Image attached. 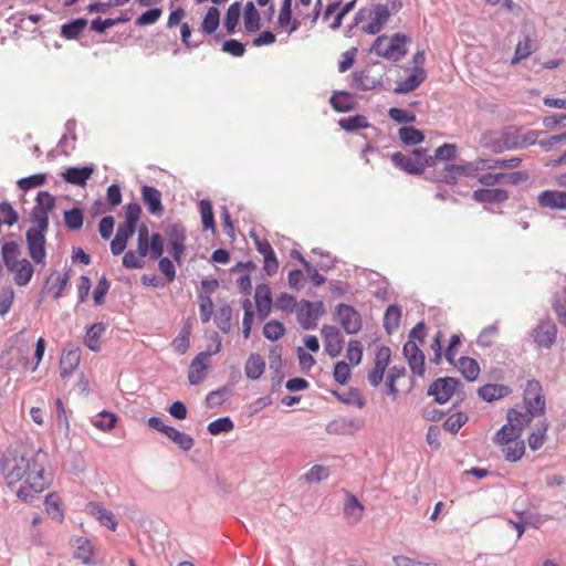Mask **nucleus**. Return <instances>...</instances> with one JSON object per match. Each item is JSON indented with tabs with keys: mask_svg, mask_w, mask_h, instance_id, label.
Segmentation results:
<instances>
[{
	"mask_svg": "<svg viewBox=\"0 0 566 566\" xmlns=\"http://www.w3.org/2000/svg\"><path fill=\"white\" fill-rule=\"evenodd\" d=\"M322 314V302L312 303L310 301H302L296 308L297 321L305 329L315 328Z\"/></svg>",
	"mask_w": 566,
	"mask_h": 566,
	"instance_id": "10",
	"label": "nucleus"
},
{
	"mask_svg": "<svg viewBox=\"0 0 566 566\" xmlns=\"http://www.w3.org/2000/svg\"><path fill=\"white\" fill-rule=\"evenodd\" d=\"M509 429H500L494 442L500 447L504 458L510 462H517L525 453V443L521 440V436L507 432Z\"/></svg>",
	"mask_w": 566,
	"mask_h": 566,
	"instance_id": "7",
	"label": "nucleus"
},
{
	"mask_svg": "<svg viewBox=\"0 0 566 566\" xmlns=\"http://www.w3.org/2000/svg\"><path fill=\"white\" fill-rule=\"evenodd\" d=\"M333 377L339 385H345L352 377V371L348 363L338 361L336 363L333 371Z\"/></svg>",
	"mask_w": 566,
	"mask_h": 566,
	"instance_id": "61",
	"label": "nucleus"
},
{
	"mask_svg": "<svg viewBox=\"0 0 566 566\" xmlns=\"http://www.w3.org/2000/svg\"><path fill=\"white\" fill-rule=\"evenodd\" d=\"M93 174L92 167H71L63 174V179L72 185L84 186Z\"/></svg>",
	"mask_w": 566,
	"mask_h": 566,
	"instance_id": "32",
	"label": "nucleus"
},
{
	"mask_svg": "<svg viewBox=\"0 0 566 566\" xmlns=\"http://www.w3.org/2000/svg\"><path fill=\"white\" fill-rule=\"evenodd\" d=\"M389 17L390 12L388 7L382 4L375 6L370 9H363L358 12V19L360 21L368 19L361 27V30L367 34L379 33L389 20Z\"/></svg>",
	"mask_w": 566,
	"mask_h": 566,
	"instance_id": "8",
	"label": "nucleus"
},
{
	"mask_svg": "<svg viewBox=\"0 0 566 566\" xmlns=\"http://www.w3.org/2000/svg\"><path fill=\"white\" fill-rule=\"evenodd\" d=\"M339 126L347 132L365 129L369 127V122L364 115L348 116L339 119Z\"/></svg>",
	"mask_w": 566,
	"mask_h": 566,
	"instance_id": "41",
	"label": "nucleus"
},
{
	"mask_svg": "<svg viewBox=\"0 0 566 566\" xmlns=\"http://www.w3.org/2000/svg\"><path fill=\"white\" fill-rule=\"evenodd\" d=\"M535 417L537 416L527 409L521 411L512 408L507 411V423L501 429H509L507 432L522 436L524 428L527 427Z\"/></svg>",
	"mask_w": 566,
	"mask_h": 566,
	"instance_id": "17",
	"label": "nucleus"
},
{
	"mask_svg": "<svg viewBox=\"0 0 566 566\" xmlns=\"http://www.w3.org/2000/svg\"><path fill=\"white\" fill-rule=\"evenodd\" d=\"M468 421V417L463 412H457L449 416L444 422L443 428L452 433H455L460 430V428Z\"/></svg>",
	"mask_w": 566,
	"mask_h": 566,
	"instance_id": "58",
	"label": "nucleus"
},
{
	"mask_svg": "<svg viewBox=\"0 0 566 566\" xmlns=\"http://www.w3.org/2000/svg\"><path fill=\"white\" fill-rule=\"evenodd\" d=\"M391 350L387 346H380L375 354L374 366L368 371L367 379L369 384L377 387L381 384L385 371L389 366Z\"/></svg>",
	"mask_w": 566,
	"mask_h": 566,
	"instance_id": "11",
	"label": "nucleus"
},
{
	"mask_svg": "<svg viewBox=\"0 0 566 566\" xmlns=\"http://www.w3.org/2000/svg\"><path fill=\"white\" fill-rule=\"evenodd\" d=\"M220 23V12L216 7H210L202 20L201 31L211 34L213 33Z\"/></svg>",
	"mask_w": 566,
	"mask_h": 566,
	"instance_id": "44",
	"label": "nucleus"
},
{
	"mask_svg": "<svg viewBox=\"0 0 566 566\" xmlns=\"http://www.w3.org/2000/svg\"><path fill=\"white\" fill-rule=\"evenodd\" d=\"M511 392L512 390L509 386L499 384H486L479 389L480 397L488 402L504 398Z\"/></svg>",
	"mask_w": 566,
	"mask_h": 566,
	"instance_id": "31",
	"label": "nucleus"
},
{
	"mask_svg": "<svg viewBox=\"0 0 566 566\" xmlns=\"http://www.w3.org/2000/svg\"><path fill=\"white\" fill-rule=\"evenodd\" d=\"M106 331V326L103 323H96L92 325L85 334L84 344L93 352L101 349L99 339Z\"/></svg>",
	"mask_w": 566,
	"mask_h": 566,
	"instance_id": "36",
	"label": "nucleus"
},
{
	"mask_svg": "<svg viewBox=\"0 0 566 566\" xmlns=\"http://www.w3.org/2000/svg\"><path fill=\"white\" fill-rule=\"evenodd\" d=\"M407 36L401 33H396L394 36L379 35L370 51L389 61H399L407 53Z\"/></svg>",
	"mask_w": 566,
	"mask_h": 566,
	"instance_id": "4",
	"label": "nucleus"
},
{
	"mask_svg": "<svg viewBox=\"0 0 566 566\" xmlns=\"http://www.w3.org/2000/svg\"><path fill=\"white\" fill-rule=\"evenodd\" d=\"M499 325L495 323L482 329L478 336V344L483 347H491L496 343Z\"/></svg>",
	"mask_w": 566,
	"mask_h": 566,
	"instance_id": "48",
	"label": "nucleus"
},
{
	"mask_svg": "<svg viewBox=\"0 0 566 566\" xmlns=\"http://www.w3.org/2000/svg\"><path fill=\"white\" fill-rule=\"evenodd\" d=\"M1 254L8 271L13 275V281L19 286H25L32 279L34 270L27 259H19L20 249L15 242H6Z\"/></svg>",
	"mask_w": 566,
	"mask_h": 566,
	"instance_id": "3",
	"label": "nucleus"
},
{
	"mask_svg": "<svg viewBox=\"0 0 566 566\" xmlns=\"http://www.w3.org/2000/svg\"><path fill=\"white\" fill-rule=\"evenodd\" d=\"M64 222L71 230H80L83 226V213L78 208H73L64 212Z\"/></svg>",
	"mask_w": 566,
	"mask_h": 566,
	"instance_id": "57",
	"label": "nucleus"
},
{
	"mask_svg": "<svg viewBox=\"0 0 566 566\" xmlns=\"http://www.w3.org/2000/svg\"><path fill=\"white\" fill-rule=\"evenodd\" d=\"M284 326L279 321H270L263 327L264 336L270 340H277L284 335Z\"/></svg>",
	"mask_w": 566,
	"mask_h": 566,
	"instance_id": "59",
	"label": "nucleus"
},
{
	"mask_svg": "<svg viewBox=\"0 0 566 566\" xmlns=\"http://www.w3.org/2000/svg\"><path fill=\"white\" fill-rule=\"evenodd\" d=\"M333 395L337 397V399L346 405H352L357 408H363L366 405V401L361 394L356 389H350L345 394H339L337 391H333Z\"/></svg>",
	"mask_w": 566,
	"mask_h": 566,
	"instance_id": "49",
	"label": "nucleus"
},
{
	"mask_svg": "<svg viewBox=\"0 0 566 566\" xmlns=\"http://www.w3.org/2000/svg\"><path fill=\"white\" fill-rule=\"evenodd\" d=\"M15 293L11 285L0 286V316H6L12 308Z\"/></svg>",
	"mask_w": 566,
	"mask_h": 566,
	"instance_id": "45",
	"label": "nucleus"
},
{
	"mask_svg": "<svg viewBox=\"0 0 566 566\" xmlns=\"http://www.w3.org/2000/svg\"><path fill=\"white\" fill-rule=\"evenodd\" d=\"M331 104L337 112H349L355 108L356 102L354 96L347 92H336L331 96Z\"/></svg>",
	"mask_w": 566,
	"mask_h": 566,
	"instance_id": "35",
	"label": "nucleus"
},
{
	"mask_svg": "<svg viewBox=\"0 0 566 566\" xmlns=\"http://www.w3.org/2000/svg\"><path fill=\"white\" fill-rule=\"evenodd\" d=\"M391 161L396 167L411 175H420L427 167L433 166V159L427 155L426 148H417L409 155L394 153Z\"/></svg>",
	"mask_w": 566,
	"mask_h": 566,
	"instance_id": "5",
	"label": "nucleus"
},
{
	"mask_svg": "<svg viewBox=\"0 0 566 566\" xmlns=\"http://www.w3.org/2000/svg\"><path fill=\"white\" fill-rule=\"evenodd\" d=\"M230 395V390L228 387H221L217 390H213L208 394L206 401L207 406L212 408L216 406H220L222 402H224Z\"/></svg>",
	"mask_w": 566,
	"mask_h": 566,
	"instance_id": "62",
	"label": "nucleus"
},
{
	"mask_svg": "<svg viewBox=\"0 0 566 566\" xmlns=\"http://www.w3.org/2000/svg\"><path fill=\"white\" fill-rule=\"evenodd\" d=\"M142 198L151 214L160 216L163 213L161 193L155 187L144 186L142 188Z\"/></svg>",
	"mask_w": 566,
	"mask_h": 566,
	"instance_id": "26",
	"label": "nucleus"
},
{
	"mask_svg": "<svg viewBox=\"0 0 566 566\" xmlns=\"http://www.w3.org/2000/svg\"><path fill=\"white\" fill-rule=\"evenodd\" d=\"M346 358L348 359V364L352 366H357L360 364L363 358V345L357 339H350L346 349Z\"/></svg>",
	"mask_w": 566,
	"mask_h": 566,
	"instance_id": "54",
	"label": "nucleus"
},
{
	"mask_svg": "<svg viewBox=\"0 0 566 566\" xmlns=\"http://www.w3.org/2000/svg\"><path fill=\"white\" fill-rule=\"evenodd\" d=\"M398 136L406 145H418L423 142L424 135L419 129L412 126L401 127L398 130Z\"/></svg>",
	"mask_w": 566,
	"mask_h": 566,
	"instance_id": "43",
	"label": "nucleus"
},
{
	"mask_svg": "<svg viewBox=\"0 0 566 566\" xmlns=\"http://www.w3.org/2000/svg\"><path fill=\"white\" fill-rule=\"evenodd\" d=\"M489 167L488 159L476 158L473 161L457 165V167L453 168V171H458L460 177H478L479 172L488 171Z\"/></svg>",
	"mask_w": 566,
	"mask_h": 566,
	"instance_id": "30",
	"label": "nucleus"
},
{
	"mask_svg": "<svg viewBox=\"0 0 566 566\" xmlns=\"http://www.w3.org/2000/svg\"><path fill=\"white\" fill-rule=\"evenodd\" d=\"M46 462L48 455L42 451L28 454L22 449H8L1 458L0 470L8 485L21 483L17 495L28 502L50 485Z\"/></svg>",
	"mask_w": 566,
	"mask_h": 566,
	"instance_id": "1",
	"label": "nucleus"
},
{
	"mask_svg": "<svg viewBox=\"0 0 566 566\" xmlns=\"http://www.w3.org/2000/svg\"><path fill=\"white\" fill-rule=\"evenodd\" d=\"M80 544L75 551V558L81 559L84 564H90L93 557L94 548L90 541H78Z\"/></svg>",
	"mask_w": 566,
	"mask_h": 566,
	"instance_id": "63",
	"label": "nucleus"
},
{
	"mask_svg": "<svg viewBox=\"0 0 566 566\" xmlns=\"http://www.w3.org/2000/svg\"><path fill=\"white\" fill-rule=\"evenodd\" d=\"M427 77V73L422 66L412 67L407 77L397 82L396 93H410L415 91Z\"/></svg>",
	"mask_w": 566,
	"mask_h": 566,
	"instance_id": "20",
	"label": "nucleus"
},
{
	"mask_svg": "<svg viewBox=\"0 0 566 566\" xmlns=\"http://www.w3.org/2000/svg\"><path fill=\"white\" fill-rule=\"evenodd\" d=\"M86 511L93 515L103 526L115 531L117 521L111 511L104 509L99 503L91 502L86 505Z\"/></svg>",
	"mask_w": 566,
	"mask_h": 566,
	"instance_id": "28",
	"label": "nucleus"
},
{
	"mask_svg": "<svg viewBox=\"0 0 566 566\" xmlns=\"http://www.w3.org/2000/svg\"><path fill=\"white\" fill-rule=\"evenodd\" d=\"M199 209H200L203 229L214 231L216 224H214V216H213L211 202L209 200L202 199L199 202Z\"/></svg>",
	"mask_w": 566,
	"mask_h": 566,
	"instance_id": "47",
	"label": "nucleus"
},
{
	"mask_svg": "<svg viewBox=\"0 0 566 566\" xmlns=\"http://www.w3.org/2000/svg\"><path fill=\"white\" fill-rule=\"evenodd\" d=\"M472 199L479 203H501L509 199V192L501 188H480L473 191Z\"/></svg>",
	"mask_w": 566,
	"mask_h": 566,
	"instance_id": "22",
	"label": "nucleus"
},
{
	"mask_svg": "<svg viewBox=\"0 0 566 566\" xmlns=\"http://www.w3.org/2000/svg\"><path fill=\"white\" fill-rule=\"evenodd\" d=\"M165 436L184 451H189L195 444L193 439L189 434L181 432L174 427H169Z\"/></svg>",
	"mask_w": 566,
	"mask_h": 566,
	"instance_id": "39",
	"label": "nucleus"
},
{
	"mask_svg": "<svg viewBox=\"0 0 566 566\" xmlns=\"http://www.w3.org/2000/svg\"><path fill=\"white\" fill-rule=\"evenodd\" d=\"M403 355L408 361L409 368L413 375L423 376L424 355L416 342L408 340L403 345Z\"/></svg>",
	"mask_w": 566,
	"mask_h": 566,
	"instance_id": "18",
	"label": "nucleus"
},
{
	"mask_svg": "<svg viewBox=\"0 0 566 566\" xmlns=\"http://www.w3.org/2000/svg\"><path fill=\"white\" fill-rule=\"evenodd\" d=\"M212 354L213 353L201 352L191 360L188 368V380L190 385H198L206 378Z\"/></svg>",
	"mask_w": 566,
	"mask_h": 566,
	"instance_id": "16",
	"label": "nucleus"
},
{
	"mask_svg": "<svg viewBox=\"0 0 566 566\" xmlns=\"http://www.w3.org/2000/svg\"><path fill=\"white\" fill-rule=\"evenodd\" d=\"M81 363V350L77 347H71L63 350L59 363L60 376L66 378L71 376Z\"/></svg>",
	"mask_w": 566,
	"mask_h": 566,
	"instance_id": "19",
	"label": "nucleus"
},
{
	"mask_svg": "<svg viewBox=\"0 0 566 566\" xmlns=\"http://www.w3.org/2000/svg\"><path fill=\"white\" fill-rule=\"evenodd\" d=\"M406 374V370L403 367H392L389 369L387 380H386V394L388 396H391L392 398H396L398 395V388L396 386V381L403 377Z\"/></svg>",
	"mask_w": 566,
	"mask_h": 566,
	"instance_id": "46",
	"label": "nucleus"
},
{
	"mask_svg": "<svg viewBox=\"0 0 566 566\" xmlns=\"http://www.w3.org/2000/svg\"><path fill=\"white\" fill-rule=\"evenodd\" d=\"M533 43L532 40L526 36L524 40L520 41L515 48L514 56L511 61L512 65L517 64L520 61L528 57L533 52Z\"/></svg>",
	"mask_w": 566,
	"mask_h": 566,
	"instance_id": "53",
	"label": "nucleus"
},
{
	"mask_svg": "<svg viewBox=\"0 0 566 566\" xmlns=\"http://www.w3.org/2000/svg\"><path fill=\"white\" fill-rule=\"evenodd\" d=\"M86 24L87 21L85 19H76L62 27V34L67 39H74L82 33Z\"/></svg>",
	"mask_w": 566,
	"mask_h": 566,
	"instance_id": "56",
	"label": "nucleus"
},
{
	"mask_svg": "<svg viewBox=\"0 0 566 566\" xmlns=\"http://www.w3.org/2000/svg\"><path fill=\"white\" fill-rule=\"evenodd\" d=\"M523 403L525 409L530 410L538 417L545 413L546 400L543 392V387L538 380L531 379L526 382L523 392Z\"/></svg>",
	"mask_w": 566,
	"mask_h": 566,
	"instance_id": "9",
	"label": "nucleus"
},
{
	"mask_svg": "<svg viewBox=\"0 0 566 566\" xmlns=\"http://www.w3.org/2000/svg\"><path fill=\"white\" fill-rule=\"evenodd\" d=\"M380 85V77H377L371 74V71L368 69L357 71L353 74V86L363 90L369 91L376 88Z\"/></svg>",
	"mask_w": 566,
	"mask_h": 566,
	"instance_id": "29",
	"label": "nucleus"
},
{
	"mask_svg": "<svg viewBox=\"0 0 566 566\" xmlns=\"http://www.w3.org/2000/svg\"><path fill=\"white\" fill-rule=\"evenodd\" d=\"M355 3H356V0H352V1L347 2L346 4H344L343 7H340L339 2L329 3L323 14V19L328 20L332 17V14L336 13L334 20L329 23V27L332 29H337L340 27L343 18L349 11L353 10Z\"/></svg>",
	"mask_w": 566,
	"mask_h": 566,
	"instance_id": "25",
	"label": "nucleus"
},
{
	"mask_svg": "<svg viewBox=\"0 0 566 566\" xmlns=\"http://www.w3.org/2000/svg\"><path fill=\"white\" fill-rule=\"evenodd\" d=\"M542 208L552 210H566V192L559 190H544L537 196Z\"/></svg>",
	"mask_w": 566,
	"mask_h": 566,
	"instance_id": "21",
	"label": "nucleus"
},
{
	"mask_svg": "<svg viewBox=\"0 0 566 566\" xmlns=\"http://www.w3.org/2000/svg\"><path fill=\"white\" fill-rule=\"evenodd\" d=\"M553 308L558 322L566 325V287L555 294Z\"/></svg>",
	"mask_w": 566,
	"mask_h": 566,
	"instance_id": "51",
	"label": "nucleus"
},
{
	"mask_svg": "<svg viewBox=\"0 0 566 566\" xmlns=\"http://www.w3.org/2000/svg\"><path fill=\"white\" fill-rule=\"evenodd\" d=\"M401 310L397 305H390L384 316V327L391 334L400 325Z\"/></svg>",
	"mask_w": 566,
	"mask_h": 566,
	"instance_id": "40",
	"label": "nucleus"
},
{
	"mask_svg": "<svg viewBox=\"0 0 566 566\" xmlns=\"http://www.w3.org/2000/svg\"><path fill=\"white\" fill-rule=\"evenodd\" d=\"M55 206L54 197L48 191H41L36 196V205L31 212L34 223L27 231L29 254L35 263H42L45 259V232L49 228V213Z\"/></svg>",
	"mask_w": 566,
	"mask_h": 566,
	"instance_id": "2",
	"label": "nucleus"
},
{
	"mask_svg": "<svg viewBox=\"0 0 566 566\" xmlns=\"http://www.w3.org/2000/svg\"><path fill=\"white\" fill-rule=\"evenodd\" d=\"M336 314L342 327L347 334H356L361 329V317L353 306L339 304L336 308Z\"/></svg>",
	"mask_w": 566,
	"mask_h": 566,
	"instance_id": "13",
	"label": "nucleus"
},
{
	"mask_svg": "<svg viewBox=\"0 0 566 566\" xmlns=\"http://www.w3.org/2000/svg\"><path fill=\"white\" fill-rule=\"evenodd\" d=\"M243 23H244L245 31L249 33L256 32L261 27L260 13L258 12L253 2H248L245 4L244 14H243Z\"/></svg>",
	"mask_w": 566,
	"mask_h": 566,
	"instance_id": "37",
	"label": "nucleus"
},
{
	"mask_svg": "<svg viewBox=\"0 0 566 566\" xmlns=\"http://www.w3.org/2000/svg\"><path fill=\"white\" fill-rule=\"evenodd\" d=\"M460 373L465 377V379L473 381L478 378L480 374V367L475 359L470 357H461L457 365Z\"/></svg>",
	"mask_w": 566,
	"mask_h": 566,
	"instance_id": "38",
	"label": "nucleus"
},
{
	"mask_svg": "<svg viewBox=\"0 0 566 566\" xmlns=\"http://www.w3.org/2000/svg\"><path fill=\"white\" fill-rule=\"evenodd\" d=\"M44 504H45V510H46L48 514L52 518H55L59 521L63 520V511L61 509L60 497L56 494L51 493V494L46 495Z\"/></svg>",
	"mask_w": 566,
	"mask_h": 566,
	"instance_id": "52",
	"label": "nucleus"
},
{
	"mask_svg": "<svg viewBox=\"0 0 566 566\" xmlns=\"http://www.w3.org/2000/svg\"><path fill=\"white\" fill-rule=\"evenodd\" d=\"M98 420L94 421V426L103 431H109L115 428L117 417L113 412L102 411Z\"/></svg>",
	"mask_w": 566,
	"mask_h": 566,
	"instance_id": "64",
	"label": "nucleus"
},
{
	"mask_svg": "<svg viewBox=\"0 0 566 566\" xmlns=\"http://www.w3.org/2000/svg\"><path fill=\"white\" fill-rule=\"evenodd\" d=\"M233 428V421L229 417L218 418L211 421L207 427L209 433L212 436L230 432Z\"/></svg>",
	"mask_w": 566,
	"mask_h": 566,
	"instance_id": "50",
	"label": "nucleus"
},
{
	"mask_svg": "<svg viewBox=\"0 0 566 566\" xmlns=\"http://www.w3.org/2000/svg\"><path fill=\"white\" fill-rule=\"evenodd\" d=\"M136 228L130 224H119L114 239L111 242V251L114 255H119L127 247L128 240L132 238Z\"/></svg>",
	"mask_w": 566,
	"mask_h": 566,
	"instance_id": "24",
	"label": "nucleus"
},
{
	"mask_svg": "<svg viewBox=\"0 0 566 566\" xmlns=\"http://www.w3.org/2000/svg\"><path fill=\"white\" fill-rule=\"evenodd\" d=\"M458 386L459 381L454 378H439L429 387L428 394L433 396L438 403H446L454 395Z\"/></svg>",
	"mask_w": 566,
	"mask_h": 566,
	"instance_id": "15",
	"label": "nucleus"
},
{
	"mask_svg": "<svg viewBox=\"0 0 566 566\" xmlns=\"http://www.w3.org/2000/svg\"><path fill=\"white\" fill-rule=\"evenodd\" d=\"M321 334L323 337L325 353L332 358L337 357L342 353L344 345V338L340 331L336 326L324 325L321 329Z\"/></svg>",
	"mask_w": 566,
	"mask_h": 566,
	"instance_id": "14",
	"label": "nucleus"
},
{
	"mask_svg": "<svg viewBox=\"0 0 566 566\" xmlns=\"http://www.w3.org/2000/svg\"><path fill=\"white\" fill-rule=\"evenodd\" d=\"M265 370V360L259 354H251L245 363L244 373L250 379H259Z\"/></svg>",
	"mask_w": 566,
	"mask_h": 566,
	"instance_id": "33",
	"label": "nucleus"
},
{
	"mask_svg": "<svg viewBox=\"0 0 566 566\" xmlns=\"http://www.w3.org/2000/svg\"><path fill=\"white\" fill-rule=\"evenodd\" d=\"M255 304L261 318H265L272 308V293L268 284H259L255 289Z\"/></svg>",
	"mask_w": 566,
	"mask_h": 566,
	"instance_id": "27",
	"label": "nucleus"
},
{
	"mask_svg": "<svg viewBox=\"0 0 566 566\" xmlns=\"http://www.w3.org/2000/svg\"><path fill=\"white\" fill-rule=\"evenodd\" d=\"M548 430V422L546 420L539 421L535 424L532 432L527 438L528 447L531 450L536 451L541 449L546 441V433Z\"/></svg>",
	"mask_w": 566,
	"mask_h": 566,
	"instance_id": "34",
	"label": "nucleus"
},
{
	"mask_svg": "<svg viewBox=\"0 0 566 566\" xmlns=\"http://www.w3.org/2000/svg\"><path fill=\"white\" fill-rule=\"evenodd\" d=\"M344 512L349 518H352L353 523H357L363 517L364 505L356 496L349 495L345 502Z\"/></svg>",
	"mask_w": 566,
	"mask_h": 566,
	"instance_id": "42",
	"label": "nucleus"
},
{
	"mask_svg": "<svg viewBox=\"0 0 566 566\" xmlns=\"http://www.w3.org/2000/svg\"><path fill=\"white\" fill-rule=\"evenodd\" d=\"M458 149L454 144H443L442 146L436 149L434 156H430L433 159V164L436 160H452L457 157Z\"/></svg>",
	"mask_w": 566,
	"mask_h": 566,
	"instance_id": "60",
	"label": "nucleus"
},
{
	"mask_svg": "<svg viewBox=\"0 0 566 566\" xmlns=\"http://www.w3.org/2000/svg\"><path fill=\"white\" fill-rule=\"evenodd\" d=\"M557 328L552 322H542L533 331V337L535 343L541 346L548 348L556 339Z\"/></svg>",
	"mask_w": 566,
	"mask_h": 566,
	"instance_id": "23",
	"label": "nucleus"
},
{
	"mask_svg": "<svg viewBox=\"0 0 566 566\" xmlns=\"http://www.w3.org/2000/svg\"><path fill=\"white\" fill-rule=\"evenodd\" d=\"M166 235L168 238L169 252L174 260L179 262L186 249V230L180 224H169L166 228Z\"/></svg>",
	"mask_w": 566,
	"mask_h": 566,
	"instance_id": "12",
	"label": "nucleus"
},
{
	"mask_svg": "<svg viewBox=\"0 0 566 566\" xmlns=\"http://www.w3.org/2000/svg\"><path fill=\"white\" fill-rule=\"evenodd\" d=\"M241 13V7L239 2L232 3L226 13L224 27L229 33H232L238 25Z\"/></svg>",
	"mask_w": 566,
	"mask_h": 566,
	"instance_id": "55",
	"label": "nucleus"
},
{
	"mask_svg": "<svg viewBox=\"0 0 566 566\" xmlns=\"http://www.w3.org/2000/svg\"><path fill=\"white\" fill-rule=\"evenodd\" d=\"M137 252L142 256H149L151 260H158L164 252V238L159 233H149L146 224L137 229Z\"/></svg>",
	"mask_w": 566,
	"mask_h": 566,
	"instance_id": "6",
	"label": "nucleus"
}]
</instances>
